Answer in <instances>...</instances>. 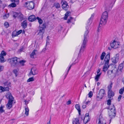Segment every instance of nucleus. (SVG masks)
<instances>
[{"mask_svg": "<svg viewBox=\"0 0 124 124\" xmlns=\"http://www.w3.org/2000/svg\"><path fill=\"white\" fill-rule=\"evenodd\" d=\"M108 14L106 11L103 13L101 19L98 31H99L101 28L100 27L105 25L107 23L108 18Z\"/></svg>", "mask_w": 124, "mask_h": 124, "instance_id": "f257e3e1", "label": "nucleus"}, {"mask_svg": "<svg viewBox=\"0 0 124 124\" xmlns=\"http://www.w3.org/2000/svg\"><path fill=\"white\" fill-rule=\"evenodd\" d=\"M6 96L7 98H8L9 99L8 102L6 105V107L8 109H10L12 107L14 98L11 94L9 93H7Z\"/></svg>", "mask_w": 124, "mask_h": 124, "instance_id": "f03ea898", "label": "nucleus"}, {"mask_svg": "<svg viewBox=\"0 0 124 124\" xmlns=\"http://www.w3.org/2000/svg\"><path fill=\"white\" fill-rule=\"evenodd\" d=\"M18 58L14 57L8 59V61L9 62L12 66H19Z\"/></svg>", "mask_w": 124, "mask_h": 124, "instance_id": "7ed1b4c3", "label": "nucleus"}, {"mask_svg": "<svg viewBox=\"0 0 124 124\" xmlns=\"http://www.w3.org/2000/svg\"><path fill=\"white\" fill-rule=\"evenodd\" d=\"M4 87L0 86V92H1L5 91H8L9 90V87L10 86L11 83L7 81L3 83Z\"/></svg>", "mask_w": 124, "mask_h": 124, "instance_id": "20e7f679", "label": "nucleus"}, {"mask_svg": "<svg viewBox=\"0 0 124 124\" xmlns=\"http://www.w3.org/2000/svg\"><path fill=\"white\" fill-rule=\"evenodd\" d=\"M46 27V24L45 23H43L42 25L39 26L40 29L38 34L40 36V38L41 39L43 38V35L45 29Z\"/></svg>", "mask_w": 124, "mask_h": 124, "instance_id": "39448f33", "label": "nucleus"}, {"mask_svg": "<svg viewBox=\"0 0 124 124\" xmlns=\"http://www.w3.org/2000/svg\"><path fill=\"white\" fill-rule=\"evenodd\" d=\"M91 24V21H89L88 24H86V31H85L84 36V39L83 41H87V35L89 32V30L90 29V25Z\"/></svg>", "mask_w": 124, "mask_h": 124, "instance_id": "423d86ee", "label": "nucleus"}, {"mask_svg": "<svg viewBox=\"0 0 124 124\" xmlns=\"http://www.w3.org/2000/svg\"><path fill=\"white\" fill-rule=\"evenodd\" d=\"M105 91L104 89H101L99 91V93L97 95V99L98 101H99L102 99L103 97L105 95Z\"/></svg>", "mask_w": 124, "mask_h": 124, "instance_id": "0eeeda50", "label": "nucleus"}, {"mask_svg": "<svg viewBox=\"0 0 124 124\" xmlns=\"http://www.w3.org/2000/svg\"><path fill=\"white\" fill-rule=\"evenodd\" d=\"M34 2L31 1L26 2L24 5L29 10H31L34 8Z\"/></svg>", "mask_w": 124, "mask_h": 124, "instance_id": "6e6552de", "label": "nucleus"}, {"mask_svg": "<svg viewBox=\"0 0 124 124\" xmlns=\"http://www.w3.org/2000/svg\"><path fill=\"white\" fill-rule=\"evenodd\" d=\"M61 3L62 4V9L65 10H67L69 7L67 3L65 1H64V0H62L61 1Z\"/></svg>", "mask_w": 124, "mask_h": 124, "instance_id": "1a4fd4ad", "label": "nucleus"}, {"mask_svg": "<svg viewBox=\"0 0 124 124\" xmlns=\"http://www.w3.org/2000/svg\"><path fill=\"white\" fill-rule=\"evenodd\" d=\"M119 44V42L114 40L113 42L110 44V46L112 48L116 49L118 47Z\"/></svg>", "mask_w": 124, "mask_h": 124, "instance_id": "9d476101", "label": "nucleus"}, {"mask_svg": "<svg viewBox=\"0 0 124 124\" xmlns=\"http://www.w3.org/2000/svg\"><path fill=\"white\" fill-rule=\"evenodd\" d=\"M6 53L4 51H2L0 54V62H4V56L6 55Z\"/></svg>", "mask_w": 124, "mask_h": 124, "instance_id": "9b49d317", "label": "nucleus"}, {"mask_svg": "<svg viewBox=\"0 0 124 124\" xmlns=\"http://www.w3.org/2000/svg\"><path fill=\"white\" fill-rule=\"evenodd\" d=\"M37 72L36 69L34 68H33L31 69L30 72L28 75V76H30L32 75H34L37 74Z\"/></svg>", "mask_w": 124, "mask_h": 124, "instance_id": "f8f14e48", "label": "nucleus"}, {"mask_svg": "<svg viewBox=\"0 0 124 124\" xmlns=\"http://www.w3.org/2000/svg\"><path fill=\"white\" fill-rule=\"evenodd\" d=\"M98 120V124H106V122L105 120L101 115L99 116Z\"/></svg>", "mask_w": 124, "mask_h": 124, "instance_id": "ddd939ff", "label": "nucleus"}, {"mask_svg": "<svg viewBox=\"0 0 124 124\" xmlns=\"http://www.w3.org/2000/svg\"><path fill=\"white\" fill-rule=\"evenodd\" d=\"M119 59L118 55L117 54L112 58V62L114 63H116L118 61Z\"/></svg>", "mask_w": 124, "mask_h": 124, "instance_id": "4468645a", "label": "nucleus"}, {"mask_svg": "<svg viewBox=\"0 0 124 124\" xmlns=\"http://www.w3.org/2000/svg\"><path fill=\"white\" fill-rule=\"evenodd\" d=\"M90 119L88 113H86L85 114V117L84 119V122L85 124H86L89 121Z\"/></svg>", "mask_w": 124, "mask_h": 124, "instance_id": "2eb2a0df", "label": "nucleus"}, {"mask_svg": "<svg viewBox=\"0 0 124 124\" xmlns=\"http://www.w3.org/2000/svg\"><path fill=\"white\" fill-rule=\"evenodd\" d=\"M87 42L83 41V43L82 45L79 52H83L84 51V49L86 47V43Z\"/></svg>", "mask_w": 124, "mask_h": 124, "instance_id": "dca6fc26", "label": "nucleus"}, {"mask_svg": "<svg viewBox=\"0 0 124 124\" xmlns=\"http://www.w3.org/2000/svg\"><path fill=\"white\" fill-rule=\"evenodd\" d=\"M72 124H80L78 118H74L72 119Z\"/></svg>", "mask_w": 124, "mask_h": 124, "instance_id": "f3484780", "label": "nucleus"}, {"mask_svg": "<svg viewBox=\"0 0 124 124\" xmlns=\"http://www.w3.org/2000/svg\"><path fill=\"white\" fill-rule=\"evenodd\" d=\"M36 18L35 16L34 15H32L30 16L28 18V20L31 22H33L35 20Z\"/></svg>", "mask_w": 124, "mask_h": 124, "instance_id": "a211bd4d", "label": "nucleus"}, {"mask_svg": "<svg viewBox=\"0 0 124 124\" xmlns=\"http://www.w3.org/2000/svg\"><path fill=\"white\" fill-rule=\"evenodd\" d=\"M109 59L110 54H107L105 57L104 59V61L105 62V63H108Z\"/></svg>", "mask_w": 124, "mask_h": 124, "instance_id": "6ab92c4d", "label": "nucleus"}, {"mask_svg": "<svg viewBox=\"0 0 124 124\" xmlns=\"http://www.w3.org/2000/svg\"><path fill=\"white\" fill-rule=\"evenodd\" d=\"M108 97L110 99L114 95V93L112 90L108 91Z\"/></svg>", "mask_w": 124, "mask_h": 124, "instance_id": "aec40b11", "label": "nucleus"}, {"mask_svg": "<svg viewBox=\"0 0 124 124\" xmlns=\"http://www.w3.org/2000/svg\"><path fill=\"white\" fill-rule=\"evenodd\" d=\"M108 64V63H105L103 68V71L104 72L106 71L109 67Z\"/></svg>", "mask_w": 124, "mask_h": 124, "instance_id": "412c9836", "label": "nucleus"}, {"mask_svg": "<svg viewBox=\"0 0 124 124\" xmlns=\"http://www.w3.org/2000/svg\"><path fill=\"white\" fill-rule=\"evenodd\" d=\"M27 21L25 20L21 23V26L24 28L25 29L27 27Z\"/></svg>", "mask_w": 124, "mask_h": 124, "instance_id": "4be33fe9", "label": "nucleus"}, {"mask_svg": "<svg viewBox=\"0 0 124 124\" xmlns=\"http://www.w3.org/2000/svg\"><path fill=\"white\" fill-rule=\"evenodd\" d=\"M116 112L110 111L109 113V115L110 118L114 117L116 115Z\"/></svg>", "mask_w": 124, "mask_h": 124, "instance_id": "5701e85b", "label": "nucleus"}, {"mask_svg": "<svg viewBox=\"0 0 124 124\" xmlns=\"http://www.w3.org/2000/svg\"><path fill=\"white\" fill-rule=\"evenodd\" d=\"M37 50H34L33 51L30 55V56L32 58H33L34 57V56L36 55L37 53Z\"/></svg>", "mask_w": 124, "mask_h": 124, "instance_id": "b1692460", "label": "nucleus"}, {"mask_svg": "<svg viewBox=\"0 0 124 124\" xmlns=\"http://www.w3.org/2000/svg\"><path fill=\"white\" fill-rule=\"evenodd\" d=\"M70 11H68L65 14V16L64 17V19L66 20L67 19L68 17L70 14Z\"/></svg>", "mask_w": 124, "mask_h": 124, "instance_id": "393cba45", "label": "nucleus"}, {"mask_svg": "<svg viewBox=\"0 0 124 124\" xmlns=\"http://www.w3.org/2000/svg\"><path fill=\"white\" fill-rule=\"evenodd\" d=\"M75 107L76 109L78 110L79 114L80 115L81 111L80 106L78 104H76L75 106Z\"/></svg>", "mask_w": 124, "mask_h": 124, "instance_id": "a878e982", "label": "nucleus"}, {"mask_svg": "<svg viewBox=\"0 0 124 124\" xmlns=\"http://www.w3.org/2000/svg\"><path fill=\"white\" fill-rule=\"evenodd\" d=\"M18 18L20 19V21H22L24 19L23 15L21 13H19L18 14Z\"/></svg>", "mask_w": 124, "mask_h": 124, "instance_id": "bb28decb", "label": "nucleus"}, {"mask_svg": "<svg viewBox=\"0 0 124 124\" xmlns=\"http://www.w3.org/2000/svg\"><path fill=\"white\" fill-rule=\"evenodd\" d=\"M25 112V114L26 116H28L29 115V109L28 107H24Z\"/></svg>", "mask_w": 124, "mask_h": 124, "instance_id": "cd10ccee", "label": "nucleus"}, {"mask_svg": "<svg viewBox=\"0 0 124 124\" xmlns=\"http://www.w3.org/2000/svg\"><path fill=\"white\" fill-rule=\"evenodd\" d=\"M36 19L38 20V22L40 25L39 26L42 25H41L42 23L43 22L42 19L38 17H37L36 18Z\"/></svg>", "mask_w": 124, "mask_h": 124, "instance_id": "c85d7f7f", "label": "nucleus"}, {"mask_svg": "<svg viewBox=\"0 0 124 124\" xmlns=\"http://www.w3.org/2000/svg\"><path fill=\"white\" fill-rule=\"evenodd\" d=\"M123 67V64L121 63L120 64L118 68V70L121 71Z\"/></svg>", "mask_w": 124, "mask_h": 124, "instance_id": "c756f323", "label": "nucleus"}, {"mask_svg": "<svg viewBox=\"0 0 124 124\" xmlns=\"http://www.w3.org/2000/svg\"><path fill=\"white\" fill-rule=\"evenodd\" d=\"M101 74V73H100L99 74H97L96 76L95 77V79L96 81H97L98 80V79L100 78V76Z\"/></svg>", "mask_w": 124, "mask_h": 124, "instance_id": "7c9ffc66", "label": "nucleus"}, {"mask_svg": "<svg viewBox=\"0 0 124 124\" xmlns=\"http://www.w3.org/2000/svg\"><path fill=\"white\" fill-rule=\"evenodd\" d=\"M110 109V111L112 112H116L115 111V108L114 105H113L112 106L110 107L109 108Z\"/></svg>", "mask_w": 124, "mask_h": 124, "instance_id": "2f4dec72", "label": "nucleus"}, {"mask_svg": "<svg viewBox=\"0 0 124 124\" xmlns=\"http://www.w3.org/2000/svg\"><path fill=\"white\" fill-rule=\"evenodd\" d=\"M34 80V78L33 77H32L29 78L27 80V82H30L33 81Z\"/></svg>", "mask_w": 124, "mask_h": 124, "instance_id": "473e14b6", "label": "nucleus"}, {"mask_svg": "<svg viewBox=\"0 0 124 124\" xmlns=\"http://www.w3.org/2000/svg\"><path fill=\"white\" fill-rule=\"evenodd\" d=\"M113 73V70H108V76L112 75Z\"/></svg>", "mask_w": 124, "mask_h": 124, "instance_id": "72a5a7b5", "label": "nucleus"}, {"mask_svg": "<svg viewBox=\"0 0 124 124\" xmlns=\"http://www.w3.org/2000/svg\"><path fill=\"white\" fill-rule=\"evenodd\" d=\"M54 6L56 8H58L60 7V4L58 3H55L54 4Z\"/></svg>", "mask_w": 124, "mask_h": 124, "instance_id": "f704fd0d", "label": "nucleus"}, {"mask_svg": "<svg viewBox=\"0 0 124 124\" xmlns=\"http://www.w3.org/2000/svg\"><path fill=\"white\" fill-rule=\"evenodd\" d=\"M113 83L112 82H111L109 85L108 87V91L111 90V89Z\"/></svg>", "mask_w": 124, "mask_h": 124, "instance_id": "c9c22d12", "label": "nucleus"}, {"mask_svg": "<svg viewBox=\"0 0 124 124\" xmlns=\"http://www.w3.org/2000/svg\"><path fill=\"white\" fill-rule=\"evenodd\" d=\"M25 62V61L24 60L19 61V63L22 66H23L24 65V63Z\"/></svg>", "mask_w": 124, "mask_h": 124, "instance_id": "e433bc0d", "label": "nucleus"}, {"mask_svg": "<svg viewBox=\"0 0 124 124\" xmlns=\"http://www.w3.org/2000/svg\"><path fill=\"white\" fill-rule=\"evenodd\" d=\"M105 54V53L104 52H103L102 53L101 56V60H102L104 59Z\"/></svg>", "mask_w": 124, "mask_h": 124, "instance_id": "4c0bfd02", "label": "nucleus"}, {"mask_svg": "<svg viewBox=\"0 0 124 124\" xmlns=\"http://www.w3.org/2000/svg\"><path fill=\"white\" fill-rule=\"evenodd\" d=\"M94 14H92L91 15V17L89 18V19L88 20V21L87 23V24H88V23H89V21H91V23L92 22V19L94 16Z\"/></svg>", "mask_w": 124, "mask_h": 124, "instance_id": "58836bf2", "label": "nucleus"}, {"mask_svg": "<svg viewBox=\"0 0 124 124\" xmlns=\"http://www.w3.org/2000/svg\"><path fill=\"white\" fill-rule=\"evenodd\" d=\"M9 6L10 7L14 8L16 7V5L15 3H13L10 4L9 5Z\"/></svg>", "mask_w": 124, "mask_h": 124, "instance_id": "ea45409f", "label": "nucleus"}, {"mask_svg": "<svg viewBox=\"0 0 124 124\" xmlns=\"http://www.w3.org/2000/svg\"><path fill=\"white\" fill-rule=\"evenodd\" d=\"M22 31V30H20L18 31L16 33V35H14V36H17L19 34H20L21 33Z\"/></svg>", "mask_w": 124, "mask_h": 124, "instance_id": "a19ab883", "label": "nucleus"}, {"mask_svg": "<svg viewBox=\"0 0 124 124\" xmlns=\"http://www.w3.org/2000/svg\"><path fill=\"white\" fill-rule=\"evenodd\" d=\"M124 91V87L120 89L119 91V93L120 94H123Z\"/></svg>", "mask_w": 124, "mask_h": 124, "instance_id": "79ce46f5", "label": "nucleus"}, {"mask_svg": "<svg viewBox=\"0 0 124 124\" xmlns=\"http://www.w3.org/2000/svg\"><path fill=\"white\" fill-rule=\"evenodd\" d=\"M13 72L15 74L16 77L17 75L18 71L16 70H14L13 71Z\"/></svg>", "mask_w": 124, "mask_h": 124, "instance_id": "37998d69", "label": "nucleus"}, {"mask_svg": "<svg viewBox=\"0 0 124 124\" xmlns=\"http://www.w3.org/2000/svg\"><path fill=\"white\" fill-rule=\"evenodd\" d=\"M4 25L5 27L6 28H7L9 26V25L8 23L7 22H6L5 23Z\"/></svg>", "mask_w": 124, "mask_h": 124, "instance_id": "c03bdc74", "label": "nucleus"}, {"mask_svg": "<svg viewBox=\"0 0 124 124\" xmlns=\"http://www.w3.org/2000/svg\"><path fill=\"white\" fill-rule=\"evenodd\" d=\"M3 107L2 106H1L0 107V113H2L4 112V110L3 109Z\"/></svg>", "mask_w": 124, "mask_h": 124, "instance_id": "a18cd8bd", "label": "nucleus"}, {"mask_svg": "<svg viewBox=\"0 0 124 124\" xmlns=\"http://www.w3.org/2000/svg\"><path fill=\"white\" fill-rule=\"evenodd\" d=\"M93 93L92 91H90L88 94V96L90 98H91L92 97V95H93Z\"/></svg>", "mask_w": 124, "mask_h": 124, "instance_id": "49530a36", "label": "nucleus"}, {"mask_svg": "<svg viewBox=\"0 0 124 124\" xmlns=\"http://www.w3.org/2000/svg\"><path fill=\"white\" fill-rule=\"evenodd\" d=\"M9 16V14H7L5 15L4 16V19H6Z\"/></svg>", "mask_w": 124, "mask_h": 124, "instance_id": "de8ad7c7", "label": "nucleus"}, {"mask_svg": "<svg viewBox=\"0 0 124 124\" xmlns=\"http://www.w3.org/2000/svg\"><path fill=\"white\" fill-rule=\"evenodd\" d=\"M75 64V63H73L72 64H71V65H70V66L69 67V69H68V70L67 71V74H68V73L69 71V70L70 69L71 66L72 65H73V64Z\"/></svg>", "mask_w": 124, "mask_h": 124, "instance_id": "09e8293b", "label": "nucleus"}, {"mask_svg": "<svg viewBox=\"0 0 124 124\" xmlns=\"http://www.w3.org/2000/svg\"><path fill=\"white\" fill-rule=\"evenodd\" d=\"M111 104V101L110 99L108 100L107 101V104L108 105H110Z\"/></svg>", "mask_w": 124, "mask_h": 124, "instance_id": "8fccbe9b", "label": "nucleus"}, {"mask_svg": "<svg viewBox=\"0 0 124 124\" xmlns=\"http://www.w3.org/2000/svg\"><path fill=\"white\" fill-rule=\"evenodd\" d=\"M97 74H100V73H101V72H100V69H98L97 71Z\"/></svg>", "mask_w": 124, "mask_h": 124, "instance_id": "3c124183", "label": "nucleus"}, {"mask_svg": "<svg viewBox=\"0 0 124 124\" xmlns=\"http://www.w3.org/2000/svg\"><path fill=\"white\" fill-rule=\"evenodd\" d=\"M18 14L17 13H16V14L13 15V17L15 18H16L18 16Z\"/></svg>", "mask_w": 124, "mask_h": 124, "instance_id": "603ef678", "label": "nucleus"}, {"mask_svg": "<svg viewBox=\"0 0 124 124\" xmlns=\"http://www.w3.org/2000/svg\"><path fill=\"white\" fill-rule=\"evenodd\" d=\"M14 2L16 4H18L19 2V0H14Z\"/></svg>", "mask_w": 124, "mask_h": 124, "instance_id": "864d4df0", "label": "nucleus"}, {"mask_svg": "<svg viewBox=\"0 0 124 124\" xmlns=\"http://www.w3.org/2000/svg\"><path fill=\"white\" fill-rule=\"evenodd\" d=\"M66 103L67 105H69L71 103V101L69 100Z\"/></svg>", "mask_w": 124, "mask_h": 124, "instance_id": "5fc2aeb1", "label": "nucleus"}, {"mask_svg": "<svg viewBox=\"0 0 124 124\" xmlns=\"http://www.w3.org/2000/svg\"><path fill=\"white\" fill-rule=\"evenodd\" d=\"M122 97V96L121 95H119L118 98V101H119L121 100V98Z\"/></svg>", "mask_w": 124, "mask_h": 124, "instance_id": "6e6d98bb", "label": "nucleus"}, {"mask_svg": "<svg viewBox=\"0 0 124 124\" xmlns=\"http://www.w3.org/2000/svg\"><path fill=\"white\" fill-rule=\"evenodd\" d=\"M3 67L2 66H0V72L2 70Z\"/></svg>", "mask_w": 124, "mask_h": 124, "instance_id": "4d7b16f0", "label": "nucleus"}, {"mask_svg": "<svg viewBox=\"0 0 124 124\" xmlns=\"http://www.w3.org/2000/svg\"><path fill=\"white\" fill-rule=\"evenodd\" d=\"M121 52L123 53H124V44L123 45V47L121 51Z\"/></svg>", "mask_w": 124, "mask_h": 124, "instance_id": "13d9d810", "label": "nucleus"}, {"mask_svg": "<svg viewBox=\"0 0 124 124\" xmlns=\"http://www.w3.org/2000/svg\"><path fill=\"white\" fill-rule=\"evenodd\" d=\"M23 47L22 48L20 49L19 50V51H20V52H22V51H23Z\"/></svg>", "mask_w": 124, "mask_h": 124, "instance_id": "bf43d9fd", "label": "nucleus"}, {"mask_svg": "<svg viewBox=\"0 0 124 124\" xmlns=\"http://www.w3.org/2000/svg\"><path fill=\"white\" fill-rule=\"evenodd\" d=\"M71 22V20L70 19H69L68 21H67V23H69Z\"/></svg>", "mask_w": 124, "mask_h": 124, "instance_id": "052dcab7", "label": "nucleus"}, {"mask_svg": "<svg viewBox=\"0 0 124 124\" xmlns=\"http://www.w3.org/2000/svg\"><path fill=\"white\" fill-rule=\"evenodd\" d=\"M90 102V101H88L87 102H86V103L85 104H86V105H88Z\"/></svg>", "mask_w": 124, "mask_h": 124, "instance_id": "680f3d73", "label": "nucleus"}, {"mask_svg": "<svg viewBox=\"0 0 124 124\" xmlns=\"http://www.w3.org/2000/svg\"><path fill=\"white\" fill-rule=\"evenodd\" d=\"M82 107L83 108H85L86 107V106L85 105H83Z\"/></svg>", "mask_w": 124, "mask_h": 124, "instance_id": "e2e57ef3", "label": "nucleus"}, {"mask_svg": "<svg viewBox=\"0 0 124 124\" xmlns=\"http://www.w3.org/2000/svg\"><path fill=\"white\" fill-rule=\"evenodd\" d=\"M50 120L48 122H47V124H50Z\"/></svg>", "mask_w": 124, "mask_h": 124, "instance_id": "0e129e2a", "label": "nucleus"}, {"mask_svg": "<svg viewBox=\"0 0 124 124\" xmlns=\"http://www.w3.org/2000/svg\"><path fill=\"white\" fill-rule=\"evenodd\" d=\"M100 82H98L97 83V85L98 86H99L100 85Z\"/></svg>", "mask_w": 124, "mask_h": 124, "instance_id": "69168bd1", "label": "nucleus"}, {"mask_svg": "<svg viewBox=\"0 0 124 124\" xmlns=\"http://www.w3.org/2000/svg\"><path fill=\"white\" fill-rule=\"evenodd\" d=\"M46 50V48H45V49H43V50L42 51H45V50Z\"/></svg>", "mask_w": 124, "mask_h": 124, "instance_id": "338daca9", "label": "nucleus"}, {"mask_svg": "<svg viewBox=\"0 0 124 124\" xmlns=\"http://www.w3.org/2000/svg\"><path fill=\"white\" fill-rule=\"evenodd\" d=\"M46 50V48H45V49H43V50L42 51H45V50Z\"/></svg>", "mask_w": 124, "mask_h": 124, "instance_id": "774afa93", "label": "nucleus"}]
</instances>
